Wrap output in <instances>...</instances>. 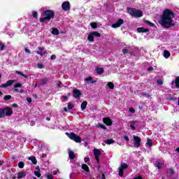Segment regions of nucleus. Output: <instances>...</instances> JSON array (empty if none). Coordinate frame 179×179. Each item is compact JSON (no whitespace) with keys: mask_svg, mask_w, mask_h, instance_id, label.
Here are the masks:
<instances>
[{"mask_svg":"<svg viewBox=\"0 0 179 179\" xmlns=\"http://www.w3.org/2000/svg\"><path fill=\"white\" fill-rule=\"evenodd\" d=\"M17 87H22V83H16L14 85L13 91L16 93H19V89H17Z\"/></svg>","mask_w":179,"mask_h":179,"instance_id":"obj_15","label":"nucleus"},{"mask_svg":"<svg viewBox=\"0 0 179 179\" xmlns=\"http://www.w3.org/2000/svg\"><path fill=\"white\" fill-rule=\"evenodd\" d=\"M169 171H170L171 176H173V174H174V170L173 169H170Z\"/></svg>","mask_w":179,"mask_h":179,"instance_id":"obj_56","label":"nucleus"},{"mask_svg":"<svg viewBox=\"0 0 179 179\" xmlns=\"http://www.w3.org/2000/svg\"><path fill=\"white\" fill-rule=\"evenodd\" d=\"M86 82H90L91 83H95L96 81H93V78L92 76H90L87 78H85Z\"/></svg>","mask_w":179,"mask_h":179,"instance_id":"obj_32","label":"nucleus"},{"mask_svg":"<svg viewBox=\"0 0 179 179\" xmlns=\"http://www.w3.org/2000/svg\"><path fill=\"white\" fill-rule=\"evenodd\" d=\"M80 96H82L80 90L78 89H74L73 90V97H75L76 99H80Z\"/></svg>","mask_w":179,"mask_h":179,"instance_id":"obj_8","label":"nucleus"},{"mask_svg":"<svg viewBox=\"0 0 179 179\" xmlns=\"http://www.w3.org/2000/svg\"><path fill=\"white\" fill-rule=\"evenodd\" d=\"M61 85H62V83L59 81L57 83V87H59V86H61Z\"/></svg>","mask_w":179,"mask_h":179,"instance_id":"obj_64","label":"nucleus"},{"mask_svg":"<svg viewBox=\"0 0 179 179\" xmlns=\"http://www.w3.org/2000/svg\"><path fill=\"white\" fill-rule=\"evenodd\" d=\"M91 33L92 34V36H94V37H101V34L98 31H92Z\"/></svg>","mask_w":179,"mask_h":179,"instance_id":"obj_26","label":"nucleus"},{"mask_svg":"<svg viewBox=\"0 0 179 179\" xmlns=\"http://www.w3.org/2000/svg\"><path fill=\"white\" fill-rule=\"evenodd\" d=\"M101 174L102 179H106V175L104 174V173L101 172Z\"/></svg>","mask_w":179,"mask_h":179,"instance_id":"obj_61","label":"nucleus"},{"mask_svg":"<svg viewBox=\"0 0 179 179\" xmlns=\"http://www.w3.org/2000/svg\"><path fill=\"white\" fill-rule=\"evenodd\" d=\"M138 33H148L149 31V29L138 27L137 28Z\"/></svg>","mask_w":179,"mask_h":179,"instance_id":"obj_13","label":"nucleus"},{"mask_svg":"<svg viewBox=\"0 0 179 179\" xmlns=\"http://www.w3.org/2000/svg\"><path fill=\"white\" fill-rule=\"evenodd\" d=\"M170 55H171V54L169 52V50H164V58H170Z\"/></svg>","mask_w":179,"mask_h":179,"instance_id":"obj_23","label":"nucleus"},{"mask_svg":"<svg viewBox=\"0 0 179 179\" xmlns=\"http://www.w3.org/2000/svg\"><path fill=\"white\" fill-rule=\"evenodd\" d=\"M124 139H125L127 142H129V137H128V136H124Z\"/></svg>","mask_w":179,"mask_h":179,"instance_id":"obj_53","label":"nucleus"},{"mask_svg":"<svg viewBox=\"0 0 179 179\" xmlns=\"http://www.w3.org/2000/svg\"><path fill=\"white\" fill-rule=\"evenodd\" d=\"M38 50H39V51H44V48H41V47H39L38 48Z\"/></svg>","mask_w":179,"mask_h":179,"instance_id":"obj_63","label":"nucleus"},{"mask_svg":"<svg viewBox=\"0 0 179 179\" xmlns=\"http://www.w3.org/2000/svg\"><path fill=\"white\" fill-rule=\"evenodd\" d=\"M146 145H148L149 148H152V139L148 138V139L147 140Z\"/></svg>","mask_w":179,"mask_h":179,"instance_id":"obj_34","label":"nucleus"},{"mask_svg":"<svg viewBox=\"0 0 179 179\" xmlns=\"http://www.w3.org/2000/svg\"><path fill=\"white\" fill-rule=\"evenodd\" d=\"M87 39L89 41H90L91 43H93V41H94V35L92 34V32H90L88 35Z\"/></svg>","mask_w":179,"mask_h":179,"instance_id":"obj_17","label":"nucleus"},{"mask_svg":"<svg viewBox=\"0 0 179 179\" xmlns=\"http://www.w3.org/2000/svg\"><path fill=\"white\" fill-rule=\"evenodd\" d=\"M146 24H148V26H150V27H155V24L149 20H145L144 21Z\"/></svg>","mask_w":179,"mask_h":179,"instance_id":"obj_33","label":"nucleus"},{"mask_svg":"<svg viewBox=\"0 0 179 179\" xmlns=\"http://www.w3.org/2000/svg\"><path fill=\"white\" fill-rule=\"evenodd\" d=\"M0 87H8V84H7V83L1 84V85H0Z\"/></svg>","mask_w":179,"mask_h":179,"instance_id":"obj_52","label":"nucleus"},{"mask_svg":"<svg viewBox=\"0 0 179 179\" xmlns=\"http://www.w3.org/2000/svg\"><path fill=\"white\" fill-rule=\"evenodd\" d=\"M62 9L65 12H68V10H71V3L69 1H66L62 4Z\"/></svg>","mask_w":179,"mask_h":179,"instance_id":"obj_5","label":"nucleus"},{"mask_svg":"<svg viewBox=\"0 0 179 179\" xmlns=\"http://www.w3.org/2000/svg\"><path fill=\"white\" fill-rule=\"evenodd\" d=\"M84 160L85 163H87V162H90V158L85 157Z\"/></svg>","mask_w":179,"mask_h":179,"instance_id":"obj_57","label":"nucleus"},{"mask_svg":"<svg viewBox=\"0 0 179 179\" xmlns=\"http://www.w3.org/2000/svg\"><path fill=\"white\" fill-rule=\"evenodd\" d=\"M156 167H157L159 169V170H160V169H162V167H163V166H164V164L159 162H157L156 163Z\"/></svg>","mask_w":179,"mask_h":179,"instance_id":"obj_30","label":"nucleus"},{"mask_svg":"<svg viewBox=\"0 0 179 179\" xmlns=\"http://www.w3.org/2000/svg\"><path fill=\"white\" fill-rule=\"evenodd\" d=\"M122 24H124V20H122V19H119V20H117V21L116 22V23L112 24V27H113V29H117V27H120V26H121Z\"/></svg>","mask_w":179,"mask_h":179,"instance_id":"obj_10","label":"nucleus"},{"mask_svg":"<svg viewBox=\"0 0 179 179\" xmlns=\"http://www.w3.org/2000/svg\"><path fill=\"white\" fill-rule=\"evenodd\" d=\"M15 82H16V80H9L6 82L7 83V86L9 87V86H12L13 85V83H15Z\"/></svg>","mask_w":179,"mask_h":179,"instance_id":"obj_25","label":"nucleus"},{"mask_svg":"<svg viewBox=\"0 0 179 179\" xmlns=\"http://www.w3.org/2000/svg\"><path fill=\"white\" fill-rule=\"evenodd\" d=\"M133 139L134 142V146L136 148H139V146H141V138L138 136H134Z\"/></svg>","mask_w":179,"mask_h":179,"instance_id":"obj_7","label":"nucleus"},{"mask_svg":"<svg viewBox=\"0 0 179 179\" xmlns=\"http://www.w3.org/2000/svg\"><path fill=\"white\" fill-rule=\"evenodd\" d=\"M157 85H159V86H162L163 85V81L162 80H158L157 81Z\"/></svg>","mask_w":179,"mask_h":179,"instance_id":"obj_47","label":"nucleus"},{"mask_svg":"<svg viewBox=\"0 0 179 179\" xmlns=\"http://www.w3.org/2000/svg\"><path fill=\"white\" fill-rule=\"evenodd\" d=\"M10 99H12V96L10 95H6L3 97V100H5L6 101H8V100H10Z\"/></svg>","mask_w":179,"mask_h":179,"instance_id":"obj_39","label":"nucleus"},{"mask_svg":"<svg viewBox=\"0 0 179 179\" xmlns=\"http://www.w3.org/2000/svg\"><path fill=\"white\" fill-rule=\"evenodd\" d=\"M122 52L123 54H128V49L127 48L122 49Z\"/></svg>","mask_w":179,"mask_h":179,"instance_id":"obj_50","label":"nucleus"},{"mask_svg":"<svg viewBox=\"0 0 179 179\" xmlns=\"http://www.w3.org/2000/svg\"><path fill=\"white\" fill-rule=\"evenodd\" d=\"M98 127L101 128L102 129H107V127L106 126H104V124H99L98 125Z\"/></svg>","mask_w":179,"mask_h":179,"instance_id":"obj_44","label":"nucleus"},{"mask_svg":"<svg viewBox=\"0 0 179 179\" xmlns=\"http://www.w3.org/2000/svg\"><path fill=\"white\" fill-rule=\"evenodd\" d=\"M12 107H14V108H17V107H19V105H17V103H13Z\"/></svg>","mask_w":179,"mask_h":179,"instance_id":"obj_55","label":"nucleus"},{"mask_svg":"<svg viewBox=\"0 0 179 179\" xmlns=\"http://www.w3.org/2000/svg\"><path fill=\"white\" fill-rule=\"evenodd\" d=\"M18 167H19V169H23V167H24V162H20L18 163Z\"/></svg>","mask_w":179,"mask_h":179,"instance_id":"obj_38","label":"nucleus"},{"mask_svg":"<svg viewBox=\"0 0 179 179\" xmlns=\"http://www.w3.org/2000/svg\"><path fill=\"white\" fill-rule=\"evenodd\" d=\"M29 160H31L33 164H37V159H36V157L31 156L30 157H29Z\"/></svg>","mask_w":179,"mask_h":179,"instance_id":"obj_19","label":"nucleus"},{"mask_svg":"<svg viewBox=\"0 0 179 179\" xmlns=\"http://www.w3.org/2000/svg\"><path fill=\"white\" fill-rule=\"evenodd\" d=\"M0 48H1V51H3V50H5V44L0 43Z\"/></svg>","mask_w":179,"mask_h":179,"instance_id":"obj_45","label":"nucleus"},{"mask_svg":"<svg viewBox=\"0 0 179 179\" xmlns=\"http://www.w3.org/2000/svg\"><path fill=\"white\" fill-rule=\"evenodd\" d=\"M129 15L133 17H142L143 16V13L141 10H134V8H127Z\"/></svg>","mask_w":179,"mask_h":179,"instance_id":"obj_3","label":"nucleus"},{"mask_svg":"<svg viewBox=\"0 0 179 179\" xmlns=\"http://www.w3.org/2000/svg\"><path fill=\"white\" fill-rule=\"evenodd\" d=\"M105 142L107 145H111L113 143H115V141L113 140V138H110V139H107Z\"/></svg>","mask_w":179,"mask_h":179,"instance_id":"obj_27","label":"nucleus"},{"mask_svg":"<svg viewBox=\"0 0 179 179\" xmlns=\"http://www.w3.org/2000/svg\"><path fill=\"white\" fill-rule=\"evenodd\" d=\"M27 101L29 102V103H31V97H27Z\"/></svg>","mask_w":179,"mask_h":179,"instance_id":"obj_60","label":"nucleus"},{"mask_svg":"<svg viewBox=\"0 0 179 179\" xmlns=\"http://www.w3.org/2000/svg\"><path fill=\"white\" fill-rule=\"evenodd\" d=\"M140 94H141V96H143L144 97H147V99H149V97H150V94L146 92H141L140 93Z\"/></svg>","mask_w":179,"mask_h":179,"instance_id":"obj_36","label":"nucleus"},{"mask_svg":"<svg viewBox=\"0 0 179 179\" xmlns=\"http://www.w3.org/2000/svg\"><path fill=\"white\" fill-rule=\"evenodd\" d=\"M174 17H176V14L173 12V10L165 9L162 12L159 23L165 29H171V27H174V26H176L174 20H173Z\"/></svg>","mask_w":179,"mask_h":179,"instance_id":"obj_1","label":"nucleus"},{"mask_svg":"<svg viewBox=\"0 0 179 179\" xmlns=\"http://www.w3.org/2000/svg\"><path fill=\"white\" fill-rule=\"evenodd\" d=\"M15 73H17V75H20L21 76H23V78H25L26 79H27V78H29V76H27V75L24 74L23 73H22L21 71H16Z\"/></svg>","mask_w":179,"mask_h":179,"instance_id":"obj_24","label":"nucleus"},{"mask_svg":"<svg viewBox=\"0 0 179 179\" xmlns=\"http://www.w3.org/2000/svg\"><path fill=\"white\" fill-rule=\"evenodd\" d=\"M103 124H106L108 127H111L113 125V120L110 117H104L103 119Z\"/></svg>","mask_w":179,"mask_h":179,"instance_id":"obj_11","label":"nucleus"},{"mask_svg":"<svg viewBox=\"0 0 179 179\" xmlns=\"http://www.w3.org/2000/svg\"><path fill=\"white\" fill-rule=\"evenodd\" d=\"M99 156L94 155V157L97 162V163H100V158H99Z\"/></svg>","mask_w":179,"mask_h":179,"instance_id":"obj_49","label":"nucleus"},{"mask_svg":"<svg viewBox=\"0 0 179 179\" xmlns=\"http://www.w3.org/2000/svg\"><path fill=\"white\" fill-rule=\"evenodd\" d=\"M0 118H5V109H4V108H0Z\"/></svg>","mask_w":179,"mask_h":179,"instance_id":"obj_21","label":"nucleus"},{"mask_svg":"<svg viewBox=\"0 0 179 179\" xmlns=\"http://www.w3.org/2000/svg\"><path fill=\"white\" fill-rule=\"evenodd\" d=\"M130 128H131V129H132L133 131H135V129H136V127L134 126V122H131V123L130 124Z\"/></svg>","mask_w":179,"mask_h":179,"instance_id":"obj_42","label":"nucleus"},{"mask_svg":"<svg viewBox=\"0 0 179 179\" xmlns=\"http://www.w3.org/2000/svg\"><path fill=\"white\" fill-rule=\"evenodd\" d=\"M25 52H27V54H31V51H30V50H29L28 48H25Z\"/></svg>","mask_w":179,"mask_h":179,"instance_id":"obj_51","label":"nucleus"},{"mask_svg":"<svg viewBox=\"0 0 179 179\" xmlns=\"http://www.w3.org/2000/svg\"><path fill=\"white\" fill-rule=\"evenodd\" d=\"M147 71H148V72H150V71H153V67L150 66V67L147 69Z\"/></svg>","mask_w":179,"mask_h":179,"instance_id":"obj_62","label":"nucleus"},{"mask_svg":"<svg viewBox=\"0 0 179 179\" xmlns=\"http://www.w3.org/2000/svg\"><path fill=\"white\" fill-rule=\"evenodd\" d=\"M107 86H108V87L109 89H110V90L114 89V83H113L112 82H108V83H107Z\"/></svg>","mask_w":179,"mask_h":179,"instance_id":"obj_31","label":"nucleus"},{"mask_svg":"<svg viewBox=\"0 0 179 179\" xmlns=\"http://www.w3.org/2000/svg\"><path fill=\"white\" fill-rule=\"evenodd\" d=\"M90 26L92 29H97V23L96 22H91Z\"/></svg>","mask_w":179,"mask_h":179,"instance_id":"obj_37","label":"nucleus"},{"mask_svg":"<svg viewBox=\"0 0 179 179\" xmlns=\"http://www.w3.org/2000/svg\"><path fill=\"white\" fill-rule=\"evenodd\" d=\"M175 85H176V89H179V76L176 78Z\"/></svg>","mask_w":179,"mask_h":179,"instance_id":"obj_29","label":"nucleus"},{"mask_svg":"<svg viewBox=\"0 0 179 179\" xmlns=\"http://www.w3.org/2000/svg\"><path fill=\"white\" fill-rule=\"evenodd\" d=\"M55 15V13H54V10H45L43 11V16L45 17H41L39 19V22H41V23H44L45 20H51V19H54Z\"/></svg>","mask_w":179,"mask_h":179,"instance_id":"obj_2","label":"nucleus"},{"mask_svg":"<svg viewBox=\"0 0 179 179\" xmlns=\"http://www.w3.org/2000/svg\"><path fill=\"white\" fill-rule=\"evenodd\" d=\"M87 106V101H83L80 106L81 110H86Z\"/></svg>","mask_w":179,"mask_h":179,"instance_id":"obj_20","label":"nucleus"},{"mask_svg":"<svg viewBox=\"0 0 179 179\" xmlns=\"http://www.w3.org/2000/svg\"><path fill=\"white\" fill-rule=\"evenodd\" d=\"M51 59H57V55H52L50 57Z\"/></svg>","mask_w":179,"mask_h":179,"instance_id":"obj_54","label":"nucleus"},{"mask_svg":"<svg viewBox=\"0 0 179 179\" xmlns=\"http://www.w3.org/2000/svg\"><path fill=\"white\" fill-rule=\"evenodd\" d=\"M48 81V80H47V79L41 80V84L43 85H45V83H47Z\"/></svg>","mask_w":179,"mask_h":179,"instance_id":"obj_46","label":"nucleus"},{"mask_svg":"<svg viewBox=\"0 0 179 179\" xmlns=\"http://www.w3.org/2000/svg\"><path fill=\"white\" fill-rule=\"evenodd\" d=\"M96 72H97L98 75H101V74L104 73V69L103 68H98L96 69Z\"/></svg>","mask_w":179,"mask_h":179,"instance_id":"obj_28","label":"nucleus"},{"mask_svg":"<svg viewBox=\"0 0 179 179\" xmlns=\"http://www.w3.org/2000/svg\"><path fill=\"white\" fill-rule=\"evenodd\" d=\"M67 136L71 141H73L76 143H80L82 142V138L73 132L66 133Z\"/></svg>","mask_w":179,"mask_h":179,"instance_id":"obj_4","label":"nucleus"},{"mask_svg":"<svg viewBox=\"0 0 179 179\" xmlns=\"http://www.w3.org/2000/svg\"><path fill=\"white\" fill-rule=\"evenodd\" d=\"M36 54H38V55H40V57H43V52H41V51H37Z\"/></svg>","mask_w":179,"mask_h":179,"instance_id":"obj_59","label":"nucleus"},{"mask_svg":"<svg viewBox=\"0 0 179 179\" xmlns=\"http://www.w3.org/2000/svg\"><path fill=\"white\" fill-rule=\"evenodd\" d=\"M68 153H69V157L71 159V160H73V159H75V157H76V155H75V152H73V151L69 150Z\"/></svg>","mask_w":179,"mask_h":179,"instance_id":"obj_12","label":"nucleus"},{"mask_svg":"<svg viewBox=\"0 0 179 179\" xmlns=\"http://www.w3.org/2000/svg\"><path fill=\"white\" fill-rule=\"evenodd\" d=\"M128 169V165L125 163L121 164L119 168V176L120 177H124V170H127Z\"/></svg>","mask_w":179,"mask_h":179,"instance_id":"obj_6","label":"nucleus"},{"mask_svg":"<svg viewBox=\"0 0 179 179\" xmlns=\"http://www.w3.org/2000/svg\"><path fill=\"white\" fill-rule=\"evenodd\" d=\"M47 178H48V179H53V178H54V176H52V174H48V175H47Z\"/></svg>","mask_w":179,"mask_h":179,"instance_id":"obj_48","label":"nucleus"},{"mask_svg":"<svg viewBox=\"0 0 179 179\" xmlns=\"http://www.w3.org/2000/svg\"><path fill=\"white\" fill-rule=\"evenodd\" d=\"M67 107L68 110H72L75 107V106L72 104L71 102H69Z\"/></svg>","mask_w":179,"mask_h":179,"instance_id":"obj_35","label":"nucleus"},{"mask_svg":"<svg viewBox=\"0 0 179 179\" xmlns=\"http://www.w3.org/2000/svg\"><path fill=\"white\" fill-rule=\"evenodd\" d=\"M24 177H26V172H18L17 173L18 179L24 178Z\"/></svg>","mask_w":179,"mask_h":179,"instance_id":"obj_16","label":"nucleus"},{"mask_svg":"<svg viewBox=\"0 0 179 179\" xmlns=\"http://www.w3.org/2000/svg\"><path fill=\"white\" fill-rule=\"evenodd\" d=\"M32 16L33 17H35V19H37V17L38 16V13H37L36 11H32Z\"/></svg>","mask_w":179,"mask_h":179,"instance_id":"obj_41","label":"nucleus"},{"mask_svg":"<svg viewBox=\"0 0 179 179\" xmlns=\"http://www.w3.org/2000/svg\"><path fill=\"white\" fill-rule=\"evenodd\" d=\"M129 111L130 113H135V110H134L133 108H130L129 109Z\"/></svg>","mask_w":179,"mask_h":179,"instance_id":"obj_58","label":"nucleus"},{"mask_svg":"<svg viewBox=\"0 0 179 179\" xmlns=\"http://www.w3.org/2000/svg\"><path fill=\"white\" fill-rule=\"evenodd\" d=\"M101 151L99 149H94V156H101Z\"/></svg>","mask_w":179,"mask_h":179,"instance_id":"obj_18","label":"nucleus"},{"mask_svg":"<svg viewBox=\"0 0 179 179\" xmlns=\"http://www.w3.org/2000/svg\"><path fill=\"white\" fill-rule=\"evenodd\" d=\"M81 169L84 170V171H86V173H90V169H89V166L86 164H83Z\"/></svg>","mask_w":179,"mask_h":179,"instance_id":"obj_14","label":"nucleus"},{"mask_svg":"<svg viewBox=\"0 0 179 179\" xmlns=\"http://www.w3.org/2000/svg\"><path fill=\"white\" fill-rule=\"evenodd\" d=\"M52 34H54L55 36H58V34H59V30H58V29L57 28H52Z\"/></svg>","mask_w":179,"mask_h":179,"instance_id":"obj_22","label":"nucleus"},{"mask_svg":"<svg viewBox=\"0 0 179 179\" xmlns=\"http://www.w3.org/2000/svg\"><path fill=\"white\" fill-rule=\"evenodd\" d=\"M37 67L39 69H43L44 68V66L41 64V63H38L37 64Z\"/></svg>","mask_w":179,"mask_h":179,"instance_id":"obj_43","label":"nucleus"},{"mask_svg":"<svg viewBox=\"0 0 179 179\" xmlns=\"http://www.w3.org/2000/svg\"><path fill=\"white\" fill-rule=\"evenodd\" d=\"M4 114L5 117H10L13 114V110H12L11 108L6 107L4 108Z\"/></svg>","mask_w":179,"mask_h":179,"instance_id":"obj_9","label":"nucleus"},{"mask_svg":"<svg viewBox=\"0 0 179 179\" xmlns=\"http://www.w3.org/2000/svg\"><path fill=\"white\" fill-rule=\"evenodd\" d=\"M34 174L36 177H38V178L41 177V173L40 171H34Z\"/></svg>","mask_w":179,"mask_h":179,"instance_id":"obj_40","label":"nucleus"}]
</instances>
